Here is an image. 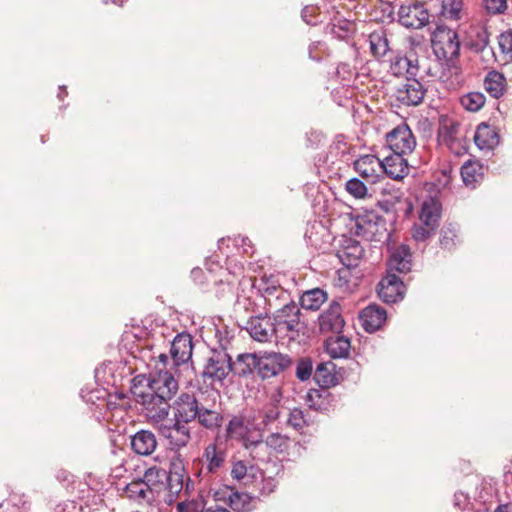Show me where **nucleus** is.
<instances>
[{"label":"nucleus","instance_id":"5fc2aeb1","mask_svg":"<svg viewBox=\"0 0 512 512\" xmlns=\"http://www.w3.org/2000/svg\"><path fill=\"white\" fill-rule=\"evenodd\" d=\"M302 18L307 24L316 26L318 24V7L305 6L302 10Z\"/></svg>","mask_w":512,"mask_h":512},{"label":"nucleus","instance_id":"a18cd8bd","mask_svg":"<svg viewBox=\"0 0 512 512\" xmlns=\"http://www.w3.org/2000/svg\"><path fill=\"white\" fill-rule=\"evenodd\" d=\"M124 491L127 496L133 500H145L147 498V493L149 492L141 478H138L127 484L124 488Z\"/></svg>","mask_w":512,"mask_h":512},{"label":"nucleus","instance_id":"ddd939ff","mask_svg":"<svg viewBox=\"0 0 512 512\" xmlns=\"http://www.w3.org/2000/svg\"><path fill=\"white\" fill-rule=\"evenodd\" d=\"M353 168L359 176L370 184H376L383 179V166L381 160L375 155H361L353 162Z\"/></svg>","mask_w":512,"mask_h":512},{"label":"nucleus","instance_id":"49530a36","mask_svg":"<svg viewBox=\"0 0 512 512\" xmlns=\"http://www.w3.org/2000/svg\"><path fill=\"white\" fill-rule=\"evenodd\" d=\"M300 303L305 310L317 311L320 308V288L306 291L301 296Z\"/></svg>","mask_w":512,"mask_h":512},{"label":"nucleus","instance_id":"13d9d810","mask_svg":"<svg viewBox=\"0 0 512 512\" xmlns=\"http://www.w3.org/2000/svg\"><path fill=\"white\" fill-rule=\"evenodd\" d=\"M10 501L14 506H17L18 508L22 509L24 512H27L30 509L31 503L27 499L25 495H19V494H12L10 496Z\"/></svg>","mask_w":512,"mask_h":512},{"label":"nucleus","instance_id":"4d7b16f0","mask_svg":"<svg viewBox=\"0 0 512 512\" xmlns=\"http://www.w3.org/2000/svg\"><path fill=\"white\" fill-rule=\"evenodd\" d=\"M435 230H436V228H430L425 225L415 226L412 231V236L417 241H424L428 237H430L432 232H434Z\"/></svg>","mask_w":512,"mask_h":512},{"label":"nucleus","instance_id":"2f4dec72","mask_svg":"<svg viewBox=\"0 0 512 512\" xmlns=\"http://www.w3.org/2000/svg\"><path fill=\"white\" fill-rule=\"evenodd\" d=\"M390 271L395 270L400 273L409 272L411 269V253L406 245L399 246L391 255L389 260Z\"/></svg>","mask_w":512,"mask_h":512},{"label":"nucleus","instance_id":"cd10ccee","mask_svg":"<svg viewBox=\"0 0 512 512\" xmlns=\"http://www.w3.org/2000/svg\"><path fill=\"white\" fill-rule=\"evenodd\" d=\"M474 142L481 150H492L499 143V136L494 127L481 123L474 134Z\"/></svg>","mask_w":512,"mask_h":512},{"label":"nucleus","instance_id":"7ed1b4c3","mask_svg":"<svg viewBox=\"0 0 512 512\" xmlns=\"http://www.w3.org/2000/svg\"><path fill=\"white\" fill-rule=\"evenodd\" d=\"M277 309L273 317L275 336L289 341L298 339L300 333L304 334V325L300 320L301 312L297 305L288 302Z\"/></svg>","mask_w":512,"mask_h":512},{"label":"nucleus","instance_id":"052dcab7","mask_svg":"<svg viewBox=\"0 0 512 512\" xmlns=\"http://www.w3.org/2000/svg\"><path fill=\"white\" fill-rule=\"evenodd\" d=\"M191 276L194 279L195 282H197L200 285H209V279H207V276L205 272L200 268H194L191 271Z\"/></svg>","mask_w":512,"mask_h":512},{"label":"nucleus","instance_id":"680f3d73","mask_svg":"<svg viewBox=\"0 0 512 512\" xmlns=\"http://www.w3.org/2000/svg\"><path fill=\"white\" fill-rule=\"evenodd\" d=\"M331 365V363H322V366H321V369H322V384H337L338 383V379L335 377V376H331L330 379H328V376L325 375L324 373L327 372V373H330V368L329 366Z\"/></svg>","mask_w":512,"mask_h":512},{"label":"nucleus","instance_id":"4be33fe9","mask_svg":"<svg viewBox=\"0 0 512 512\" xmlns=\"http://www.w3.org/2000/svg\"><path fill=\"white\" fill-rule=\"evenodd\" d=\"M230 371V358L226 359V356L220 357L219 355L211 357L202 372V380L204 383L221 382Z\"/></svg>","mask_w":512,"mask_h":512},{"label":"nucleus","instance_id":"bb28decb","mask_svg":"<svg viewBox=\"0 0 512 512\" xmlns=\"http://www.w3.org/2000/svg\"><path fill=\"white\" fill-rule=\"evenodd\" d=\"M157 447L155 435L148 430H141L131 438V448L139 455L148 456L152 454Z\"/></svg>","mask_w":512,"mask_h":512},{"label":"nucleus","instance_id":"f03ea898","mask_svg":"<svg viewBox=\"0 0 512 512\" xmlns=\"http://www.w3.org/2000/svg\"><path fill=\"white\" fill-rule=\"evenodd\" d=\"M130 386L129 391L135 401L143 406L146 415L155 421L165 420L169 414L168 399L176 393L179 386Z\"/></svg>","mask_w":512,"mask_h":512},{"label":"nucleus","instance_id":"a19ab883","mask_svg":"<svg viewBox=\"0 0 512 512\" xmlns=\"http://www.w3.org/2000/svg\"><path fill=\"white\" fill-rule=\"evenodd\" d=\"M267 447L275 451L276 453H285L290 447V438L281 433H271L265 439Z\"/></svg>","mask_w":512,"mask_h":512},{"label":"nucleus","instance_id":"c85d7f7f","mask_svg":"<svg viewBox=\"0 0 512 512\" xmlns=\"http://www.w3.org/2000/svg\"><path fill=\"white\" fill-rule=\"evenodd\" d=\"M441 216V203L430 198L425 200L421 207L420 221L423 225L430 228H437L439 226V219Z\"/></svg>","mask_w":512,"mask_h":512},{"label":"nucleus","instance_id":"4c0bfd02","mask_svg":"<svg viewBox=\"0 0 512 512\" xmlns=\"http://www.w3.org/2000/svg\"><path fill=\"white\" fill-rule=\"evenodd\" d=\"M439 15L448 20H459L463 8L462 0H438Z\"/></svg>","mask_w":512,"mask_h":512},{"label":"nucleus","instance_id":"9d476101","mask_svg":"<svg viewBox=\"0 0 512 512\" xmlns=\"http://www.w3.org/2000/svg\"><path fill=\"white\" fill-rule=\"evenodd\" d=\"M189 422H182V420H170L168 424H161L159 426V433L165 439L172 449H180L185 447L191 439V431L188 427Z\"/></svg>","mask_w":512,"mask_h":512},{"label":"nucleus","instance_id":"423d86ee","mask_svg":"<svg viewBox=\"0 0 512 512\" xmlns=\"http://www.w3.org/2000/svg\"><path fill=\"white\" fill-rule=\"evenodd\" d=\"M354 231L367 241H381L387 234L386 220L373 211L365 212L356 217Z\"/></svg>","mask_w":512,"mask_h":512},{"label":"nucleus","instance_id":"de8ad7c7","mask_svg":"<svg viewBox=\"0 0 512 512\" xmlns=\"http://www.w3.org/2000/svg\"><path fill=\"white\" fill-rule=\"evenodd\" d=\"M346 191L356 199H365L368 196V188L364 182L354 177L345 184Z\"/></svg>","mask_w":512,"mask_h":512},{"label":"nucleus","instance_id":"1a4fd4ad","mask_svg":"<svg viewBox=\"0 0 512 512\" xmlns=\"http://www.w3.org/2000/svg\"><path fill=\"white\" fill-rule=\"evenodd\" d=\"M193 342L189 334H178L171 343V356L179 371L185 372L189 377L193 374V367L188 363L192 357Z\"/></svg>","mask_w":512,"mask_h":512},{"label":"nucleus","instance_id":"7c9ffc66","mask_svg":"<svg viewBox=\"0 0 512 512\" xmlns=\"http://www.w3.org/2000/svg\"><path fill=\"white\" fill-rule=\"evenodd\" d=\"M196 420L200 426L214 432L222 427L224 415L219 411L208 409L202 405Z\"/></svg>","mask_w":512,"mask_h":512},{"label":"nucleus","instance_id":"f257e3e1","mask_svg":"<svg viewBox=\"0 0 512 512\" xmlns=\"http://www.w3.org/2000/svg\"><path fill=\"white\" fill-rule=\"evenodd\" d=\"M322 233V253L325 261L333 262V258L347 267H357L364 257L365 250L359 241L344 234L333 235L330 228Z\"/></svg>","mask_w":512,"mask_h":512},{"label":"nucleus","instance_id":"6e6d98bb","mask_svg":"<svg viewBox=\"0 0 512 512\" xmlns=\"http://www.w3.org/2000/svg\"><path fill=\"white\" fill-rule=\"evenodd\" d=\"M499 47L503 53H512V30L506 31L499 36Z\"/></svg>","mask_w":512,"mask_h":512},{"label":"nucleus","instance_id":"b1692460","mask_svg":"<svg viewBox=\"0 0 512 512\" xmlns=\"http://www.w3.org/2000/svg\"><path fill=\"white\" fill-rule=\"evenodd\" d=\"M417 56L415 53H410L405 56H396L390 65V70L393 75L400 76H412L417 77L419 75V67L417 68Z\"/></svg>","mask_w":512,"mask_h":512},{"label":"nucleus","instance_id":"603ef678","mask_svg":"<svg viewBox=\"0 0 512 512\" xmlns=\"http://www.w3.org/2000/svg\"><path fill=\"white\" fill-rule=\"evenodd\" d=\"M458 235L453 228H444L441 231L440 244L444 249L451 250L455 244Z\"/></svg>","mask_w":512,"mask_h":512},{"label":"nucleus","instance_id":"c03bdc74","mask_svg":"<svg viewBox=\"0 0 512 512\" xmlns=\"http://www.w3.org/2000/svg\"><path fill=\"white\" fill-rule=\"evenodd\" d=\"M461 105L468 111L477 112L485 104V96L480 92H470L460 98Z\"/></svg>","mask_w":512,"mask_h":512},{"label":"nucleus","instance_id":"f704fd0d","mask_svg":"<svg viewBox=\"0 0 512 512\" xmlns=\"http://www.w3.org/2000/svg\"><path fill=\"white\" fill-rule=\"evenodd\" d=\"M461 177L465 185L475 187L483 179V166L478 161L468 160L461 167Z\"/></svg>","mask_w":512,"mask_h":512},{"label":"nucleus","instance_id":"e433bc0d","mask_svg":"<svg viewBox=\"0 0 512 512\" xmlns=\"http://www.w3.org/2000/svg\"><path fill=\"white\" fill-rule=\"evenodd\" d=\"M419 67V75L417 77L442 78V64L438 60H432L426 57L417 58V68Z\"/></svg>","mask_w":512,"mask_h":512},{"label":"nucleus","instance_id":"0eeeda50","mask_svg":"<svg viewBox=\"0 0 512 512\" xmlns=\"http://www.w3.org/2000/svg\"><path fill=\"white\" fill-rule=\"evenodd\" d=\"M431 42L438 58L452 60L459 54L460 43L458 35L451 28L438 25L432 34Z\"/></svg>","mask_w":512,"mask_h":512},{"label":"nucleus","instance_id":"dca6fc26","mask_svg":"<svg viewBox=\"0 0 512 512\" xmlns=\"http://www.w3.org/2000/svg\"><path fill=\"white\" fill-rule=\"evenodd\" d=\"M292 361L288 355L273 353L258 359L257 373L261 379H268L281 373L291 365Z\"/></svg>","mask_w":512,"mask_h":512},{"label":"nucleus","instance_id":"c9c22d12","mask_svg":"<svg viewBox=\"0 0 512 512\" xmlns=\"http://www.w3.org/2000/svg\"><path fill=\"white\" fill-rule=\"evenodd\" d=\"M108 394L109 391L104 386H85L80 392L85 402L96 405L99 409H103V403Z\"/></svg>","mask_w":512,"mask_h":512},{"label":"nucleus","instance_id":"6ab92c4d","mask_svg":"<svg viewBox=\"0 0 512 512\" xmlns=\"http://www.w3.org/2000/svg\"><path fill=\"white\" fill-rule=\"evenodd\" d=\"M185 468L183 461L179 458L173 460L170 469L167 471V479L165 480L164 490L169 493L170 501L178 497L184 488Z\"/></svg>","mask_w":512,"mask_h":512},{"label":"nucleus","instance_id":"72a5a7b5","mask_svg":"<svg viewBox=\"0 0 512 512\" xmlns=\"http://www.w3.org/2000/svg\"><path fill=\"white\" fill-rule=\"evenodd\" d=\"M506 79L498 71H490L484 79L485 90L494 98L501 97L506 90Z\"/></svg>","mask_w":512,"mask_h":512},{"label":"nucleus","instance_id":"69168bd1","mask_svg":"<svg viewBox=\"0 0 512 512\" xmlns=\"http://www.w3.org/2000/svg\"><path fill=\"white\" fill-rule=\"evenodd\" d=\"M228 489H232L229 486H226L225 489H219L214 492V499L215 501H224L228 503V495L229 492H226Z\"/></svg>","mask_w":512,"mask_h":512},{"label":"nucleus","instance_id":"a878e982","mask_svg":"<svg viewBox=\"0 0 512 512\" xmlns=\"http://www.w3.org/2000/svg\"><path fill=\"white\" fill-rule=\"evenodd\" d=\"M342 332L332 333L324 340L326 352L332 358H344L350 352V340L341 334Z\"/></svg>","mask_w":512,"mask_h":512},{"label":"nucleus","instance_id":"79ce46f5","mask_svg":"<svg viewBox=\"0 0 512 512\" xmlns=\"http://www.w3.org/2000/svg\"><path fill=\"white\" fill-rule=\"evenodd\" d=\"M352 268L353 267L343 266L336 272L337 276L334 279V285L340 288L343 292H351L356 286V283L352 280Z\"/></svg>","mask_w":512,"mask_h":512},{"label":"nucleus","instance_id":"9b49d317","mask_svg":"<svg viewBox=\"0 0 512 512\" xmlns=\"http://www.w3.org/2000/svg\"><path fill=\"white\" fill-rule=\"evenodd\" d=\"M225 441L235 440L243 444L245 448L256 447L263 441L249 434V428L242 416L234 415L226 425L223 435Z\"/></svg>","mask_w":512,"mask_h":512},{"label":"nucleus","instance_id":"c756f323","mask_svg":"<svg viewBox=\"0 0 512 512\" xmlns=\"http://www.w3.org/2000/svg\"><path fill=\"white\" fill-rule=\"evenodd\" d=\"M141 479L150 493H160L164 490L167 471L163 468L153 466L145 471Z\"/></svg>","mask_w":512,"mask_h":512},{"label":"nucleus","instance_id":"0e129e2a","mask_svg":"<svg viewBox=\"0 0 512 512\" xmlns=\"http://www.w3.org/2000/svg\"><path fill=\"white\" fill-rule=\"evenodd\" d=\"M282 399V392L278 386H273V390L270 392V401L273 406L280 403Z\"/></svg>","mask_w":512,"mask_h":512},{"label":"nucleus","instance_id":"f8f14e48","mask_svg":"<svg viewBox=\"0 0 512 512\" xmlns=\"http://www.w3.org/2000/svg\"><path fill=\"white\" fill-rule=\"evenodd\" d=\"M398 21L406 28L420 29L428 24L429 13L423 4H404L399 8Z\"/></svg>","mask_w":512,"mask_h":512},{"label":"nucleus","instance_id":"09e8293b","mask_svg":"<svg viewBox=\"0 0 512 512\" xmlns=\"http://www.w3.org/2000/svg\"><path fill=\"white\" fill-rule=\"evenodd\" d=\"M313 372V364L310 358L304 357L298 360L296 364V377L299 381H308Z\"/></svg>","mask_w":512,"mask_h":512},{"label":"nucleus","instance_id":"e2e57ef3","mask_svg":"<svg viewBox=\"0 0 512 512\" xmlns=\"http://www.w3.org/2000/svg\"><path fill=\"white\" fill-rule=\"evenodd\" d=\"M314 395L318 398H320V389L313 388L311 389L306 396V402L309 405L310 408H314L315 410H318L319 408L316 406L317 404L313 401Z\"/></svg>","mask_w":512,"mask_h":512},{"label":"nucleus","instance_id":"3c124183","mask_svg":"<svg viewBox=\"0 0 512 512\" xmlns=\"http://www.w3.org/2000/svg\"><path fill=\"white\" fill-rule=\"evenodd\" d=\"M288 424L295 430H302L307 425V420L303 411L298 408L291 410L288 418Z\"/></svg>","mask_w":512,"mask_h":512},{"label":"nucleus","instance_id":"58836bf2","mask_svg":"<svg viewBox=\"0 0 512 512\" xmlns=\"http://www.w3.org/2000/svg\"><path fill=\"white\" fill-rule=\"evenodd\" d=\"M370 50L375 57H382L389 51V44L383 32H373L369 36Z\"/></svg>","mask_w":512,"mask_h":512},{"label":"nucleus","instance_id":"412c9836","mask_svg":"<svg viewBox=\"0 0 512 512\" xmlns=\"http://www.w3.org/2000/svg\"><path fill=\"white\" fill-rule=\"evenodd\" d=\"M382 175L393 180H403L409 174V165L406 155L393 153L381 160Z\"/></svg>","mask_w":512,"mask_h":512},{"label":"nucleus","instance_id":"393cba45","mask_svg":"<svg viewBox=\"0 0 512 512\" xmlns=\"http://www.w3.org/2000/svg\"><path fill=\"white\" fill-rule=\"evenodd\" d=\"M345 325L341 315V306L333 301L329 309L322 314V334L325 332L337 333L342 332Z\"/></svg>","mask_w":512,"mask_h":512},{"label":"nucleus","instance_id":"ea45409f","mask_svg":"<svg viewBox=\"0 0 512 512\" xmlns=\"http://www.w3.org/2000/svg\"><path fill=\"white\" fill-rule=\"evenodd\" d=\"M228 505L236 512H245L250 504V496L247 493H241L234 489H228Z\"/></svg>","mask_w":512,"mask_h":512},{"label":"nucleus","instance_id":"5701e85b","mask_svg":"<svg viewBox=\"0 0 512 512\" xmlns=\"http://www.w3.org/2000/svg\"><path fill=\"white\" fill-rule=\"evenodd\" d=\"M362 327L372 333L379 330L387 320V312L378 304H370L359 315Z\"/></svg>","mask_w":512,"mask_h":512},{"label":"nucleus","instance_id":"f3484780","mask_svg":"<svg viewBox=\"0 0 512 512\" xmlns=\"http://www.w3.org/2000/svg\"><path fill=\"white\" fill-rule=\"evenodd\" d=\"M246 330L255 341L260 343L271 341L275 335L273 322L267 315L250 317L246 324Z\"/></svg>","mask_w":512,"mask_h":512},{"label":"nucleus","instance_id":"774afa93","mask_svg":"<svg viewBox=\"0 0 512 512\" xmlns=\"http://www.w3.org/2000/svg\"><path fill=\"white\" fill-rule=\"evenodd\" d=\"M203 512H230L227 508L221 507L219 505L210 506L203 510Z\"/></svg>","mask_w":512,"mask_h":512},{"label":"nucleus","instance_id":"39448f33","mask_svg":"<svg viewBox=\"0 0 512 512\" xmlns=\"http://www.w3.org/2000/svg\"><path fill=\"white\" fill-rule=\"evenodd\" d=\"M253 287L263 296L269 308H277L288 303V293L281 287L277 277L273 274L264 273L259 278H255Z\"/></svg>","mask_w":512,"mask_h":512},{"label":"nucleus","instance_id":"473e14b6","mask_svg":"<svg viewBox=\"0 0 512 512\" xmlns=\"http://www.w3.org/2000/svg\"><path fill=\"white\" fill-rule=\"evenodd\" d=\"M258 359L255 354H240L234 362H230L231 371L239 376L250 375L257 370Z\"/></svg>","mask_w":512,"mask_h":512},{"label":"nucleus","instance_id":"864d4df0","mask_svg":"<svg viewBox=\"0 0 512 512\" xmlns=\"http://www.w3.org/2000/svg\"><path fill=\"white\" fill-rule=\"evenodd\" d=\"M483 4L490 14L503 13L507 8V0H483Z\"/></svg>","mask_w":512,"mask_h":512},{"label":"nucleus","instance_id":"a211bd4d","mask_svg":"<svg viewBox=\"0 0 512 512\" xmlns=\"http://www.w3.org/2000/svg\"><path fill=\"white\" fill-rule=\"evenodd\" d=\"M201 407L194 395L183 393L174 402V417L190 423L196 420Z\"/></svg>","mask_w":512,"mask_h":512},{"label":"nucleus","instance_id":"8fccbe9b","mask_svg":"<svg viewBox=\"0 0 512 512\" xmlns=\"http://www.w3.org/2000/svg\"><path fill=\"white\" fill-rule=\"evenodd\" d=\"M126 398H127V394L122 391L121 392L115 391V393H113V394L111 392H109L107 399H105V401L103 403V408H106L108 410H114V409H117L118 407L124 408L125 407L124 400Z\"/></svg>","mask_w":512,"mask_h":512},{"label":"nucleus","instance_id":"4468645a","mask_svg":"<svg viewBox=\"0 0 512 512\" xmlns=\"http://www.w3.org/2000/svg\"><path fill=\"white\" fill-rule=\"evenodd\" d=\"M426 89L417 79H407L395 93L396 99L405 106H418L424 100Z\"/></svg>","mask_w":512,"mask_h":512},{"label":"nucleus","instance_id":"2eb2a0df","mask_svg":"<svg viewBox=\"0 0 512 512\" xmlns=\"http://www.w3.org/2000/svg\"><path fill=\"white\" fill-rule=\"evenodd\" d=\"M405 286L403 281L393 273H388L377 286V293L386 303H396L404 296Z\"/></svg>","mask_w":512,"mask_h":512},{"label":"nucleus","instance_id":"6e6552de","mask_svg":"<svg viewBox=\"0 0 512 512\" xmlns=\"http://www.w3.org/2000/svg\"><path fill=\"white\" fill-rule=\"evenodd\" d=\"M386 143L393 153L410 155L416 147V139L406 123H402L386 134Z\"/></svg>","mask_w":512,"mask_h":512},{"label":"nucleus","instance_id":"bf43d9fd","mask_svg":"<svg viewBox=\"0 0 512 512\" xmlns=\"http://www.w3.org/2000/svg\"><path fill=\"white\" fill-rule=\"evenodd\" d=\"M247 474V467L243 461H237L233 464L231 475L234 479L242 480Z\"/></svg>","mask_w":512,"mask_h":512},{"label":"nucleus","instance_id":"20e7f679","mask_svg":"<svg viewBox=\"0 0 512 512\" xmlns=\"http://www.w3.org/2000/svg\"><path fill=\"white\" fill-rule=\"evenodd\" d=\"M180 368L169 363V358L166 354H160L155 359L154 369L149 373V384H178L184 382L186 384L192 383V377H189L185 372L179 371Z\"/></svg>","mask_w":512,"mask_h":512},{"label":"nucleus","instance_id":"aec40b11","mask_svg":"<svg viewBox=\"0 0 512 512\" xmlns=\"http://www.w3.org/2000/svg\"><path fill=\"white\" fill-rule=\"evenodd\" d=\"M460 125L452 119H444L440 123L438 130V140L441 144L448 147L455 154H460L463 147L458 138Z\"/></svg>","mask_w":512,"mask_h":512},{"label":"nucleus","instance_id":"338daca9","mask_svg":"<svg viewBox=\"0 0 512 512\" xmlns=\"http://www.w3.org/2000/svg\"><path fill=\"white\" fill-rule=\"evenodd\" d=\"M193 508H196V504L193 502H191V503L179 502L177 504L176 510H177V512H192Z\"/></svg>","mask_w":512,"mask_h":512},{"label":"nucleus","instance_id":"37998d69","mask_svg":"<svg viewBox=\"0 0 512 512\" xmlns=\"http://www.w3.org/2000/svg\"><path fill=\"white\" fill-rule=\"evenodd\" d=\"M206 458L207 470L209 473H215L224 463V454L218 452L215 445H208L204 452Z\"/></svg>","mask_w":512,"mask_h":512}]
</instances>
